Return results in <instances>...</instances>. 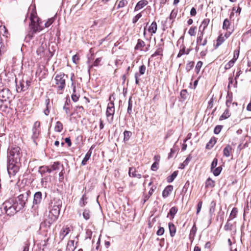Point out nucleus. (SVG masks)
Segmentation results:
<instances>
[{
  "instance_id": "nucleus-28",
  "label": "nucleus",
  "mask_w": 251,
  "mask_h": 251,
  "mask_svg": "<svg viewBox=\"0 0 251 251\" xmlns=\"http://www.w3.org/2000/svg\"><path fill=\"white\" fill-rule=\"evenodd\" d=\"M145 46V43L143 41H142L140 39H139L138 40L137 44H136V45L135 47V49L142 50V48Z\"/></svg>"
},
{
  "instance_id": "nucleus-16",
  "label": "nucleus",
  "mask_w": 251,
  "mask_h": 251,
  "mask_svg": "<svg viewBox=\"0 0 251 251\" xmlns=\"http://www.w3.org/2000/svg\"><path fill=\"white\" fill-rule=\"evenodd\" d=\"M128 174L129 176L130 177H137L138 178H140L142 177V175L140 174H137L135 168H129V171H128Z\"/></svg>"
},
{
  "instance_id": "nucleus-37",
  "label": "nucleus",
  "mask_w": 251,
  "mask_h": 251,
  "mask_svg": "<svg viewBox=\"0 0 251 251\" xmlns=\"http://www.w3.org/2000/svg\"><path fill=\"white\" fill-rule=\"evenodd\" d=\"M197 230V228L196 227V225L194 224L190 230V234H189V236H190V238H193L194 237V236H195V234L196 233Z\"/></svg>"
},
{
  "instance_id": "nucleus-59",
  "label": "nucleus",
  "mask_w": 251,
  "mask_h": 251,
  "mask_svg": "<svg viewBox=\"0 0 251 251\" xmlns=\"http://www.w3.org/2000/svg\"><path fill=\"white\" fill-rule=\"evenodd\" d=\"M102 60V58L99 57L97 58L95 61L94 62L93 65L91 66V67L94 66H98L100 65V62Z\"/></svg>"
},
{
  "instance_id": "nucleus-47",
  "label": "nucleus",
  "mask_w": 251,
  "mask_h": 251,
  "mask_svg": "<svg viewBox=\"0 0 251 251\" xmlns=\"http://www.w3.org/2000/svg\"><path fill=\"white\" fill-rule=\"evenodd\" d=\"M235 62L234 60H233L232 59L230 60L227 63H226L225 65V69L226 70L229 69L231 67H232L233 66Z\"/></svg>"
},
{
  "instance_id": "nucleus-45",
  "label": "nucleus",
  "mask_w": 251,
  "mask_h": 251,
  "mask_svg": "<svg viewBox=\"0 0 251 251\" xmlns=\"http://www.w3.org/2000/svg\"><path fill=\"white\" fill-rule=\"evenodd\" d=\"M46 109H45L44 112L45 115H46V116H48V115H49V114L50 113V109H49V105L50 104L49 99L46 100Z\"/></svg>"
},
{
  "instance_id": "nucleus-19",
  "label": "nucleus",
  "mask_w": 251,
  "mask_h": 251,
  "mask_svg": "<svg viewBox=\"0 0 251 251\" xmlns=\"http://www.w3.org/2000/svg\"><path fill=\"white\" fill-rule=\"evenodd\" d=\"M75 248L76 246L75 245V241L74 240H69L66 247L67 251H74Z\"/></svg>"
},
{
  "instance_id": "nucleus-18",
  "label": "nucleus",
  "mask_w": 251,
  "mask_h": 251,
  "mask_svg": "<svg viewBox=\"0 0 251 251\" xmlns=\"http://www.w3.org/2000/svg\"><path fill=\"white\" fill-rule=\"evenodd\" d=\"M231 220L228 219L226 224L224 226V229L226 231L231 230L233 228L235 223L233 224L231 222Z\"/></svg>"
},
{
  "instance_id": "nucleus-7",
  "label": "nucleus",
  "mask_w": 251,
  "mask_h": 251,
  "mask_svg": "<svg viewBox=\"0 0 251 251\" xmlns=\"http://www.w3.org/2000/svg\"><path fill=\"white\" fill-rule=\"evenodd\" d=\"M31 192L29 190L26 191L25 192L20 194L18 197L17 204L18 206L22 209H23L27 201L29 196Z\"/></svg>"
},
{
  "instance_id": "nucleus-13",
  "label": "nucleus",
  "mask_w": 251,
  "mask_h": 251,
  "mask_svg": "<svg viewBox=\"0 0 251 251\" xmlns=\"http://www.w3.org/2000/svg\"><path fill=\"white\" fill-rule=\"evenodd\" d=\"M28 85H25V81L23 80L22 82H20L19 84L16 85V90L18 92H21L24 91L27 89Z\"/></svg>"
},
{
  "instance_id": "nucleus-20",
  "label": "nucleus",
  "mask_w": 251,
  "mask_h": 251,
  "mask_svg": "<svg viewBox=\"0 0 251 251\" xmlns=\"http://www.w3.org/2000/svg\"><path fill=\"white\" fill-rule=\"evenodd\" d=\"M178 211V209L176 207L174 206L171 208V209L169 210V212L167 215V217H169V215H170L171 218L170 219L171 220L173 219L174 218V217L176 213H177Z\"/></svg>"
},
{
  "instance_id": "nucleus-30",
  "label": "nucleus",
  "mask_w": 251,
  "mask_h": 251,
  "mask_svg": "<svg viewBox=\"0 0 251 251\" xmlns=\"http://www.w3.org/2000/svg\"><path fill=\"white\" fill-rule=\"evenodd\" d=\"M91 151H90L87 152V153L85 154L83 159L82 160L81 162V165H85L86 164V163L87 161L90 159L91 155Z\"/></svg>"
},
{
  "instance_id": "nucleus-31",
  "label": "nucleus",
  "mask_w": 251,
  "mask_h": 251,
  "mask_svg": "<svg viewBox=\"0 0 251 251\" xmlns=\"http://www.w3.org/2000/svg\"><path fill=\"white\" fill-rule=\"evenodd\" d=\"M177 175V172H174L171 176L167 177V180L168 183H171L174 181Z\"/></svg>"
},
{
  "instance_id": "nucleus-21",
  "label": "nucleus",
  "mask_w": 251,
  "mask_h": 251,
  "mask_svg": "<svg viewBox=\"0 0 251 251\" xmlns=\"http://www.w3.org/2000/svg\"><path fill=\"white\" fill-rule=\"evenodd\" d=\"M157 29V26L156 23L155 22H153L151 25L149 26L148 31L151 34H154L156 33Z\"/></svg>"
},
{
  "instance_id": "nucleus-55",
  "label": "nucleus",
  "mask_w": 251,
  "mask_h": 251,
  "mask_svg": "<svg viewBox=\"0 0 251 251\" xmlns=\"http://www.w3.org/2000/svg\"><path fill=\"white\" fill-rule=\"evenodd\" d=\"M194 62H190L186 65V70L187 72L190 71L194 67Z\"/></svg>"
},
{
  "instance_id": "nucleus-53",
  "label": "nucleus",
  "mask_w": 251,
  "mask_h": 251,
  "mask_svg": "<svg viewBox=\"0 0 251 251\" xmlns=\"http://www.w3.org/2000/svg\"><path fill=\"white\" fill-rule=\"evenodd\" d=\"M230 24V23L229 20L227 19H225L223 23V28L227 29L229 27Z\"/></svg>"
},
{
  "instance_id": "nucleus-51",
  "label": "nucleus",
  "mask_w": 251,
  "mask_h": 251,
  "mask_svg": "<svg viewBox=\"0 0 251 251\" xmlns=\"http://www.w3.org/2000/svg\"><path fill=\"white\" fill-rule=\"evenodd\" d=\"M162 49L159 48L155 51V52L152 54L151 56L152 57H155L157 55H162Z\"/></svg>"
},
{
  "instance_id": "nucleus-32",
  "label": "nucleus",
  "mask_w": 251,
  "mask_h": 251,
  "mask_svg": "<svg viewBox=\"0 0 251 251\" xmlns=\"http://www.w3.org/2000/svg\"><path fill=\"white\" fill-rule=\"evenodd\" d=\"M226 39L224 38L223 34H221L218 36L217 41L216 47L217 48L221 45Z\"/></svg>"
},
{
  "instance_id": "nucleus-49",
  "label": "nucleus",
  "mask_w": 251,
  "mask_h": 251,
  "mask_svg": "<svg viewBox=\"0 0 251 251\" xmlns=\"http://www.w3.org/2000/svg\"><path fill=\"white\" fill-rule=\"evenodd\" d=\"M28 11L29 12L31 11V12L30 13H28L26 16H35V15L36 14V12L34 7L30 6L29 8Z\"/></svg>"
},
{
  "instance_id": "nucleus-3",
  "label": "nucleus",
  "mask_w": 251,
  "mask_h": 251,
  "mask_svg": "<svg viewBox=\"0 0 251 251\" xmlns=\"http://www.w3.org/2000/svg\"><path fill=\"white\" fill-rule=\"evenodd\" d=\"M0 209L4 210L5 213L9 216H13L21 209L18 206L17 201L13 198L5 201L0 206Z\"/></svg>"
},
{
  "instance_id": "nucleus-4",
  "label": "nucleus",
  "mask_w": 251,
  "mask_h": 251,
  "mask_svg": "<svg viewBox=\"0 0 251 251\" xmlns=\"http://www.w3.org/2000/svg\"><path fill=\"white\" fill-rule=\"evenodd\" d=\"M29 20L30 21L29 24L30 31L29 35L32 37L34 34L42 30V28H40L39 25H42V21L39 17H29Z\"/></svg>"
},
{
  "instance_id": "nucleus-9",
  "label": "nucleus",
  "mask_w": 251,
  "mask_h": 251,
  "mask_svg": "<svg viewBox=\"0 0 251 251\" xmlns=\"http://www.w3.org/2000/svg\"><path fill=\"white\" fill-rule=\"evenodd\" d=\"M42 200V194L41 192H36L34 195L32 208H38V205L41 202Z\"/></svg>"
},
{
  "instance_id": "nucleus-25",
  "label": "nucleus",
  "mask_w": 251,
  "mask_h": 251,
  "mask_svg": "<svg viewBox=\"0 0 251 251\" xmlns=\"http://www.w3.org/2000/svg\"><path fill=\"white\" fill-rule=\"evenodd\" d=\"M216 143V139L215 137L211 138L207 144L206 148L210 149L212 148Z\"/></svg>"
},
{
  "instance_id": "nucleus-48",
  "label": "nucleus",
  "mask_w": 251,
  "mask_h": 251,
  "mask_svg": "<svg viewBox=\"0 0 251 251\" xmlns=\"http://www.w3.org/2000/svg\"><path fill=\"white\" fill-rule=\"evenodd\" d=\"M215 206H216V203H215V202L214 201H212L211 202L210 207V209H209V213L211 214H212L213 213H214V212L215 211Z\"/></svg>"
},
{
  "instance_id": "nucleus-64",
  "label": "nucleus",
  "mask_w": 251,
  "mask_h": 251,
  "mask_svg": "<svg viewBox=\"0 0 251 251\" xmlns=\"http://www.w3.org/2000/svg\"><path fill=\"white\" fill-rule=\"evenodd\" d=\"M164 233V229L162 227H160L157 231L156 234L158 236L162 235Z\"/></svg>"
},
{
  "instance_id": "nucleus-61",
  "label": "nucleus",
  "mask_w": 251,
  "mask_h": 251,
  "mask_svg": "<svg viewBox=\"0 0 251 251\" xmlns=\"http://www.w3.org/2000/svg\"><path fill=\"white\" fill-rule=\"evenodd\" d=\"M159 163L158 162H154L151 166V170L153 171H156L158 168Z\"/></svg>"
},
{
  "instance_id": "nucleus-40",
  "label": "nucleus",
  "mask_w": 251,
  "mask_h": 251,
  "mask_svg": "<svg viewBox=\"0 0 251 251\" xmlns=\"http://www.w3.org/2000/svg\"><path fill=\"white\" fill-rule=\"evenodd\" d=\"M178 150V148H176L175 147H174L173 148L171 149V151L168 155V159H170V158H172L174 156V154L177 152Z\"/></svg>"
},
{
  "instance_id": "nucleus-17",
  "label": "nucleus",
  "mask_w": 251,
  "mask_h": 251,
  "mask_svg": "<svg viewBox=\"0 0 251 251\" xmlns=\"http://www.w3.org/2000/svg\"><path fill=\"white\" fill-rule=\"evenodd\" d=\"M128 3L127 0H120L119 2L118 0L115 3V7L117 9L123 8L126 6Z\"/></svg>"
},
{
  "instance_id": "nucleus-60",
  "label": "nucleus",
  "mask_w": 251,
  "mask_h": 251,
  "mask_svg": "<svg viewBox=\"0 0 251 251\" xmlns=\"http://www.w3.org/2000/svg\"><path fill=\"white\" fill-rule=\"evenodd\" d=\"M196 29V27H191L188 31V33L190 36H195L196 34L195 30Z\"/></svg>"
},
{
  "instance_id": "nucleus-22",
  "label": "nucleus",
  "mask_w": 251,
  "mask_h": 251,
  "mask_svg": "<svg viewBox=\"0 0 251 251\" xmlns=\"http://www.w3.org/2000/svg\"><path fill=\"white\" fill-rule=\"evenodd\" d=\"M170 236L173 237L175 235L176 232V228L172 223H169L168 224Z\"/></svg>"
},
{
  "instance_id": "nucleus-12",
  "label": "nucleus",
  "mask_w": 251,
  "mask_h": 251,
  "mask_svg": "<svg viewBox=\"0 0 251 251\" xmlns=\"http://www.w3.org/2000/svg\"><path fill=\"white\" fill-rule=\"evenodd\" d=\"M148 4L147 0H141L138 2L135 7V11H139Z\"/></svg>"
},
{
  "instance_id": "nucleus-42",
  "label": "nucleus",
  "mask_w": 251,
  "mask_h": 251,
  "mask_svg": "<svg viewBox=\"0 0 251 251\" xmlns=\"http://www.w3.org/2000/svg\"><path fill=\"white\" fill-rule=\"evenodd\" d=\"M132 102L131 100V97L129 99L128 103V107L127 110V112L129 114H130L132 112Z\"/></svg>"
},
{
  "instance_id": "nucleus-52",
  "label": "nucleus",
  "mask_w": 251,
  "mask_h": 251,
  "mask_svg": "<svg viewBox=\"0 0 251 251\" xmlns=\"http://www.w3.org/2000/svg\"><path fill=\"white\" fill-rule=\"evenodd\" d=\"M146 70L145 65H142L139 67V75H143L145 74Z\"/></svg>"
},
{
  "instance_id": "nucleus-10",
  "label": "nucleus",
  "mask_w": 251,
  "mask_h": 251,
  "mask_svg": "<svg viewBox=\"0 0 251 251\" xmlns=\"http://www.w3.org/2000/svg\"><path fill=\"white\" fill-rule=\"evenodd\" d=\"M71 229L72 227L71 226H63L60 232V239L63 240L65 237V236L70 233V232L71 231Z\"/></svg>"
},
{
  "instance_id": "nucleus-58",
  "label": "nucleus",
  "mask_w": 251,
  "mask_h": 251,
  "mask_svg": "<svg viewBox=\"0 0 251 251\" xmlns=\"http://www.w3.org/2000/svg\"><path fill=\"white\" fill-rule=\"evenodd\" d=\"M224 212H219L218 213V216L217 217V220H218L220 219V221L222 222V224L224 221Z\"/></svg>"
},
{
  "instance_id": "nucleus-29",
  "label": "nucleus",
  "mask_w": 251,
  "mask_h": 251,
  "mask_svg": "<svg viewBox=\"0 0 251 251\" xmlns=\"http://www.w3.org/2000/svg\"><path fill=\"white\" fill-rule=\"evenodd\" d=\"M230 116V114L229 113V111L228 109H226L225 110L223 114L220 117V120L226 119Z\"/></svg>"
},
{
  "instance_id": "nucleus-5",
  "label": "nucleus",
  "mask_w": 251,
  "mask_h": 251,
  "mask_svg": "<svg viewBox=\"0 0 251 251\" xmlns=\"http://www.w3.org/2000/svg\"><path fill=\"white\" fill-rule=\"evenodd\" d=\"M68 77L63 73L57 74L54 78L55 86L60 91H63L66 85V79Z\"/></svg>"
},
{
  "instance_id": "nucleus-54",
  "label": "nucleus",
  "mask_w": 251,
  "mask_h": 251,
  "mask_svg": "<svg viewBox=\"0 0 251 251\" xmlns=\"http://www.w3.org/2000/svg\"><path fill=\"white\" fill-rule=\"evenodd\" d=\"M60 165L59 162H55L51 165V168L53 171H55L59 169Z\"/></svg>"
},
{
  "instance_id": "nucleus-44",
  "label": "nucleus",
  "mask_w": 251,
  "mask_h": 251,
  "mask_svg": "<svg viewBox=\"0 0 251 251\" xmlns=\"http://www.w3.org/2000/svg\"><path fill=\"white\" fill-rule=\"evenodd\" d=\"M90 212L89 210L85 209L83 212V218L86 220L89 219V218L90 217Z\"/></svg>"
},
{
  "instance_id": "nucleus-57",
  "label": "nucleus",
  "mask_w": 251,
  "mask_h": 251,
  "mask_svg": "<svg viewBox=\"0 0 251 251\" xmlns=\"http://www.w3.org/2000/svg\"><path fill=\"white\" fill-rule=\"evenodd\" d=\"M33 135L32 137L33 138H36L38 137L39 134V130L37 128H32Z\"/></svg>"
},
{
  "instance_id": "nucleus-8",
  "label": "nucleus",
  "mask_w": 251,
  "mask_h": 251,
  "mask_svg": "<svg viewBox=\"0 0 251 251\" xmlns=\"http://www.w3.org/2000/svg\"><path fill=\"white\" fill-rule=\"evenodd\" d=\"M13 98V95L8 88H3L0 91V99L9 103Z\"/></svg>"
},
{
  "instance_id": "nucleus-2",
  "label": "nucleus",
  "mask_w": 251,
  "mask_h": 251,
  "mask_svg": "<svg viewBox=\"0 0 251 251\" xmlns=\"http://www.w3.org/2000/svg\"><path fill=\"white\" fill-rule=\"evenodd\" d=\"M62 201L59 199H54L50 202L49 206V212L45 223H48L50 226L58 218L60 214Z\"/></svg>"
},
{
  "instance_id": "nucleus-43",
  "label": "nucleus",
  "mask_w": 251,
  "mask_h": 251,
  "mask_svg": "<svg viewBox=\"0 0 251 251\" xmlns=\"http://www.w3.org/2000/svg\"><path fill=\"white\" fill-rule=\"evenodd\" d=\"M48 170H47V166H41L39 168L38 172L42 176H43V175L47 173V171Z\"/></svg>"
},
{
  "instance_id": "nucleus-27",
  "label": "nucleus",
  "mask_w": 251,
  "mask_h": 251,
  "mask_svg": "<svg viewBox=\"0 0 251 251\" xmlns=\"http://www.w3.org/2000/svg\"><path fill=\"white\" fill-rule=\"evenodd\" d=\"M63 127L62 124L60 122L57 121L55 126L54 130L56 132H61L63 130Z\"/></svg>"
},
{
  "instance_id": "nucleus-33",
  "label": "nucleus",
  "mask_w": 251,
  "mask_h": 251,
  "mask_svg": "<svg viewBox=\"0 0 251 251\" xmlns=\"http://www.w3.org/2000/svg\"><path fill=\"white\" fill-rule=\"evenodd\" d=\"M215 186V182L210 177L208 178L205 182L206 187H214Z\"/></svg>"
},
{
  "instance_id": "nucleus-23",
  "label": "nucleus",
  "mask_w": 251,
  "mask_h": 251,
  "mask_svg": "<svg viewBox=\"0 0 251 251\" xmlns=\"http://www.w3.org/2000/svg\"><path fill=\"white\" fill-rule=\"evenodd\" d=\"M231 151L232 147L229 145H227L223 150L224 155L227 157H229Z\"/></svg>"
},
{
  "instance_id": "nucleus-39",
  "label": "nucleus",
  "mask_w": 251,
  "mask_h": 251,
  "mask_svg": "<svg viewBox=\"0 0 251 251\" xmlns=\"http://www.w3.org/2000/svg\"><path fill=\"white\" fill-rule=\"evenodd\" d=\"M222 170V168L221 167H218L217 168H215L213 169V170L211 171L215 176H218L220 174Z\"/></svg>"
},
{
  "instance_id": "nucleus-26",
  "label": "nucleus",
  "mask_w": 251,
  "mask_h": 251,
  "mask_svg": "<svg viewBox=\"0 0 251 251\" xmlns=\"http://www.w3.org/2000/svg\"><path fill=\"white\" fill-rule=\"evenodd\" d=\"M189 51L190 50L188 49L186 51L185 47H184V46H182L177 55V57H180L183 54H188L189 53Z\"/></svg>"
},
{
  "instance_id": "nucleus-1",
  "label": "nucleus",
  "mask_w": 251,
  "mask_h": 251,
  "mask_svg": "<svg viewBox=\"0 0 251 251\" xmlns=\"http://www.w3.org/2000/svg\"><path fill=\"white\" fill-rule=\"evenodd\" d=\"M23 152L19 147L13 146L7 151V169L10 177L15 176L21 166Z\"/></svg>"
},
{
  "instance_id": "nucleus-36",
  "label": "nucleus",
  "mask_w": 251,
  "mask_h": 251,
  "mask_svg": "<svg viewBox=\"0 0 251 251\" xmlns=\"http://www.w3.org/2000/svg\"><path fill=\"white\" fill-rule=\"evenodd\" d=\"M132 135V133L131 131L126 130L124 132V141L125 142H126L129 140L130 137Z\"/></svg>"
},
{
  "instance_id": "nucleus-62",
  "label": "nucleus",
  "mask_w": 251,
  "mask_h": 251,
  "mask_svg": "<svg viewBox=\"0 0 251 251\" xmlns=\"http://www.w3.org/2000/svg\"><path fill=\"white\" fill-rule=\"evenodd\" d=\"M218 163V159L217 158H214L211 164V170H213V169L216 168Z\"/></svg>"
},
{
  "instance_id": "nucleus-50",
  "label": "nucleus",
  "mask_w": 251,
  "mask_h": 251,
  "mask_svg": "<svg viewBox=\"0 0 251 251\" xmlns=\"http://www.w3.org/2000/svg\"><path fill=\"white\" fill-rule=\"evenodd\" d=\"M202 65V62L199 61L197 62L195 67V70L197 74H198L201 70V68Z\"/></svg>"
},
{
  "instance_id": "nucleus-41",
  "label": "nucleus",
  "mask_w": 251,
  "mask_h": 251,
  "mask_svg": "<svg viewBox=\"0 0 251 251\" xmlns=\"http://www.w3.org/2000/svg\"><path fill=\"white\" fill-rule=\"evenodd\" d=\"M191 157L189 155L182 163L180 164L179 168L183 169L186 165H187L191 160Z\"/></svg>"
},
{
  "instance_id": "nucleus-15",
  "label": "nucleus",
  "mask_w": 251,
  "mask_h": 251,
  "mask_svg": "<svg viewBox=\"0 0 251 251\" xmlns=\"http://www.w3.org/2000/svg\"><path fill=\"white\" fill-rule=\"evenodd\" d=\"M203 35V32L201 31L200 34H199V36L197 38V43L200 45L205 46L207 43L206 39H204V40H202Z\"/></svg>"
},
{
  "instance_id": "nucleus-14",
  "label": "nucleus",
  "mask_w": 251,
  "mask_h": 251,
  "mask_svg": "<svg viewBox=\"0 0 251 251\" xmlns=\"http://www.w3.org/2000/svg\"><path fill=\"white\" fill-rule=\"evenodd\" d=\"M173 190L172 185H168L165 187L162 192V197L164 198L168 197Z\"/></svg>"
},
{
  "instance_id": "nucleus-6",
  "label": "nucleus",
  "mask_w": 251,
  "mask_h": 251,
  "mask_svg": "<svg viewBox=\"0 0 251 251\" xmlns=\"http://www.w3.org/2000/svg\"><path fill=\"white\" fill-rule=\"evenodd\" d=\"M113 95H111L109 97L110 102L108 103L106 111V115L107 120L109 123H111L113 121V116L115 113V106L113 101L111 100Z\"/></svg>"
},
{
  "instance_id": "nucleus-35",
  "label": "nucleus",
  "mask_w": 251,
  "mask_h": 251,
  "mask_svg": "<svg viewBox=\"0 0 251 251\" xmlns=\"http://www.w3.org/2000/svg\"><path fill=\"white\" fill-rule=\"evenodd\" d=\"M8 103L3 100L0 99V110H5L8 107Z\"/></svg>"
},
{
  "instance_id": "nucleus-24",
  "label": "nucleus",
  "mask_w": 251,
  "mask_h": 251,
  "mask_svg": "<svg viewBox=\"0 0 251 251\" xmlns=\"http://www.w3.org/2000/svg\"><path fill=\"white\" fill-rule=\"evenodd\" d=\"M209 22H210V20L209 19H204L199 27V30H202L201 31L203 32L204 30L205 29V28L208 25Z\"/></svg>"
},
{
  "instance_id": "nucleus-56",
  "label": "nucleus",
  "mask_w": 251,
  "mask_h": 251,
  "mask_svg": "<svg viewBox=\"0 0 251 251\" xmlns=\"http://www.w3.org/2000/svg\"><path fill=\"white\" fill-rule=\"evenodd\" d=\"M223 126L221 125H218L215 126L214 129V132L215 134H219L222 129Z\"/></svg>"
},
{
  "instance_id": "nucleus-34",
  "label": "nucleus",
  "mask_w": 251,
  "mask_h": 251,
  "mask_svg": "<svg viewBox=\"0 0 251 251\" xmlns=\"http://www.w3.org/2000/svg\"><path fill=\"white\" fill-rule=\"evenodd\" d=\"M237 212H238L237 209L235 207L233 208L231 211V213L230 214L229 217L228 219L232 220L233 219H234L235 218H236V216H237Z\"/></svg>"
},
{
  "instance_id": "nucleus-38",
  "label": "nucleus",
  "mask_w": 251,
  "mask_h": 251,
  "mask_svg": "<svg viewBox=\"0 0 251 251\" xmlns=\"http://www.w3.org/2000/svg\"><path fill=\"white\" fill-rule=\"evenodd\" d=\"M87 198L85 195H83L79 201V205L81 207L84 206L87 203Z\"/></svg>"
},
{
  "instance_id": "nucleus-46",
  "label": "nucleus",
  "mask_w": 251,
  "mask_h": 251,
  "mask_svg": "<svg viewBox=\"0 0 251 251\" xmlns=\"http://www.w3.org/2000/svg\"><path fill=\"white\" fill-rule=\"evenodd\" d=\"M92 234H93V232L91 230H90L89 229H86V232H85V239H91Z\"/></svg>"
},
{
  "instance_id": "nucleus-11",
  "label": "nucleus",
  "mask_w": 251,
  "mask_h": 251,
  "mask_svg": "<svg viewBox=\"0 0 251 251\" xmlns=\"http://www.w3.org/2000/svg\"><path fill=\"white\" fill-rule=\"evenodd\" d=\"M54 17H52L50 19H49L48 21H43L42 23V25H39L40 28H42V30H43L45 27H49L54 22Z\"/></svg>"
},
{
  "instance_id": "nucleus-63",
  "label": "nucleus",
  "mask_w": 251,
  "mask_h": 251,
  "mask_svg": "<svg viewBox=\"0 0 251 251\" xmlns=\"http://www.w3.org/2000/svg\"><path fill=\"white\" fill-rule=\"evenodd\" d=\"M202 201H200L197 204V212H196V214L197 215L199 214V213L201 210V208L202 207Z\"/></svg>"
}]
</instances>
